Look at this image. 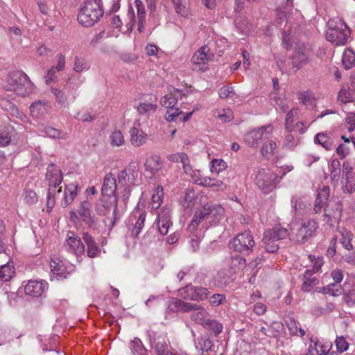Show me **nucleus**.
Listing matches in <instances>:
<instances>
[{"label":"nucleus","mask_w":355,"mask_h":355,"mask_svg":"<svg viewBox=\"0 0 355 355\" xmlns=\"http://www.w3.org/2000/svg\"><path fill=\"white\" fill-rule=\"evenodd\" d=\"M164 191L161 185H157L154 189L151 198V206L153 209H157L163 202Z\"/></svg>","instance_id":"nucleus-43"},{"label":"nucleus","mask_w":355,"mask_h":355,"mask_svg":"<svg viewBox=\"0 0 355 355\" xmlns=\"http://www.w3.org/2000/svg\"><path fill=\"white\" fill-rule=\"evenodd\" d=\"M277 179V175L270 168H261L256 175L255 182L264 193H268L275 187Z\"/></svg>","instance_id":"nucleus-12"},{"label":"nucleus","mask_w":355,"mask_h":355,"mask_svg":"<svg viewBox=\"0 0 355 355\" xmlns=\"http://www.w3.org/2000/svg\"><path fill=\"white\" fill-rule=\"evenodd\" d=\"M343 189L344 192L352 193L355 189V175L352 171V168L343 164Z\"/></svg>","instance_id":"nucleus-26"},{"label":"nucleus","mask_w":355,"mask_h":355,"mask_svg":"<svg viewBox=\"0 0 355 355\" xmlns=\"http://www.w3.org/2000/svg\"><path fill=\"white\" fill-rule=\"evenodd\" d=\"M7 83L6 89L12 91L18 96L28 95L33 92L34 89V85L28 76L21 71L10 73L7 78Z\"/></svg>","instance_id":"nucleus-3"},{"label":"nucleus","mask_w":355,"mask_h":355,"mask_svg":"<svg viewBox=\"0 0 355 355\" xmlns=\"http://www.w3.org/2000/svg\"><path fill=\"white\" fill-rule=\"evenodd\" d=\"M285 323L288 329L290 334L292 336H299L303 337L305 335V331L301 327H297L296 320L293 318H288L285 320Z\"/></svg>","instance_id":"nucleus-46"},{"label":"nucleus","mask_w":355,"mask_h":355,"mask_svg":"<svg viewBox=\"0 0 355 355\" xmlns=\"http://www.w3.org/2000/svg\"><path fill=\"white\" fill-rule=\"evenodd\" d=\"M205 329L211 331L215 336L220 334L223 329V324L216 320L207 319L203 326Z\"/></svg>","instance_id":"nucleus-53"},{"label":"nucleus","mask_w":355,"mask_h":355,"mask_svg":"<svg viewBox=\"0 0 355 355\" xmlns=\"http://www.w3.org/2000/svg\"><path fill=\"white\" fill-rule=\"evenodd\" d=\"M168 158L173 162L182 163L183 169L184 168V166L187 165L190 162L189 157L184 153L170 155Z\"/></svg>","instance_id":"nucleus-61"},{"label":"nucleus","mask_w":355,"mask_h":355,"mask_svg":"<svg viewBox=\"0 0 355 355\" xmlns=\"http://www.w3.org/2000/svg\"><path fill=\"white\" fill-rule=\"evenodd\" d=\"M214 115L223 122L230 121L233 119V112L230 109H221L215 112Z\"/></svg>","instance_id":"nucleus-62"},{"label":"nucleus","mask_w":355,"mask_h":355,"mask_svg":"<svg viewBox=\"0 0 355 355\" xmlns=\"http://www.w3.org/2000/svg\"><path fill=\"white\" fill-rule=\"evenodd\" d=\"M45 180L49 185L46 207L48 211H51L55 204L56 193L60 194L62 191L61 187L56 190L63 180V174L60 167L54 164H49L46 168Z\"/></svg>","instance_id":"nucleus-2"},{"label":"nucleus","mask_w":355,"mask_h":355,"mask_svg":"<svg viewBox=\"0 0 355 355\" xmlns=\"http://www.w3.org/2000/svg\"><path fill=\"white\" fill-rule=\"evenodd\" d=\"M21 198L24 202L27 205H32L38 201L36 192L34 190L26 187L22 193Z\"/></svg>","instance_id":"nucleus-49"},{"label":"nucleus","mask_w":355,"mask_h":355,"mask_svg":"<svg viewBox=\"0 0 355 355\" xmlns=\"http://www.w3.org/2000/svg\"><path fill=\"white\" fill-rule=\"evenodd\" d=\"M189 312L190 313V318L193 321L204 326L209 316L208 312L204 307L191 303Z\"/></svg>","instance_id":"nucleus-24"},{"label":"nucleus","mask_w":355,"mask_h":355,"mask_svg":"<svg viewBox=\"0 0 355 355\" xmlns=\"http://www.w3.org/2000/svg\"><path fill=\"white\" fill-rule=\"evenodd\" d=\"M254 245V237L249 230L239 233L230 242L231 249L244 254H248L252 252Z\"/></svg>","instance_id":"nucleus-8"},{"label":"nucleus","mask_w":355,"mask_h":355,"mask_svg":"<svg viewBox=\"0 0 355 355\" xmlns=\"http://www.w3.org/2000/svg\"><path fill=\"white\" fill-rule=\"evenodd\" d=\"M153 347L157 355H173V352L169 350V342L164 337L159 336L155 338Z\"/></svg>","instance_id":"nucleus-29"},{"label":"nucleus","mask_w":355,"mask_h":355,"mask_svg":"<svg viewBox=\"0 0 355 355\" xmlns=\"http://www.w3.org/2000/svg\"><path fill=\"white\" fill-rule=\"evenodd\" d=\"M46 288L47 283L44 281L29 280L24 286V293L26 295L38 297Z\"/></svg>","instance_id":"nucleus-21"},{"label":"nucleus","mask_w":355,"mask_h":355,"mask_svg":"<svg viewBox=\"0 0 355 355\" xmlns=\"http://www.w3.org/2000/svg\"><path fill=\"white\" fill-rule=\"evenodd\" d=\"M50 267L53 273L56 275L59 279H65L70 273L63 261L57 257L51 259Z\"/></svg>","instance_id":"nucleus-25"},{"label":"nucleus","mask_w":355,"mask_h":355,"mask_svg":"<svg viewBox=\"0 0 355 355\" xmlns=\"http://www.w3.org/2000/svg\"><path fill=\"white\" fill-rule=\"evenodd\" d=\"M313 347L317 355H327L331 348V344L316 341Z\"/></svg>","instance_id":"nucleus-59"},{"label":"nucleus","mask_w":355,"mask_h":355,"mask_svg":"<svg viewBox=\"0 0 355 355\" xmlns=\"http://www.w3.org/2000/svg\"><path fill=\"white\" fill-rule=\"evenodd\" d=\"M183 170L184 173L191 176L193 182L198 185H200V182L205 177L201 175L200 171L193 170L190 165V162L187 165L184 166V168Z\"/></svg>","instance_id":"nucleus-54"},{"label":"nucleus","mask_w":355,"mask_h":355,"mask_svg":"<svg viewBox=\"0 0 355 355\" xmlns=\"http://www.w3.org/2000/svg\"><path fill=\"white\" fill-rule=\"evenodd\" d=\"M289 235L288 230L281 226H275L266 230L262 239L266 250L271 253L276 252L279 248L276 242L287 238Z\"/></svg>","instance_id":"nucleus-6"},{"label":"nucleus","mask_w":355,"mask_h":355,"mask_svg":"<svg viewBox=\"0 0 355 355\" xmlns=\"http://www.w3.org/2000/svg\"><path fill=\"white\" fill-rule=\"evenodd\" d=\"M196 348L201 352V355H205V352L211 350L213 347L212 341L207 336H201L198 338L195 343Z\"/></svg>","instance_id":"nucleus-45"},{"label":"nucleus","mask_w":355,"mask_h":355,"mask_svg":"<svg viewBox=\"0 0 355 355\" xmlns=\"http://www.w3.org/2000/svg\"><path fill=\"white\" fill-rule=\"evenodd\" d=\"M317 228V223L309 220L307 223H304L300 226L297 225L296 228L293 227L291 235L297 242L304 243L313 236Z\"/></svg>","instance_id":"nucleus-13"},{"label":"nucleus","mask_w":355,"mask_h":355,"mask_svg":"<svg viewBox=\"0 0 355 355\" xmlns=\"http://www.w3.org/2000/svg\"><path fill=\"white\" fill-rule=\"evenodd\" d=\"M103 15V10L98 0H86L81 7L77 19L86 27L92 26Z\"/></svg>","instance_id":"nucleus-4"},{"label":"nucleus","mask_w":355,"mask_h":355,"mask_svg":"<svg viewBox=\"0 0 355 355\" xmlns=\"http://www.w3.org/2000/svg\"><path fill=\"white\" fill-rule=\"evenodd\" d=\"M162 167V162L159 157L151 156L147 158L145 163L146 170L150 171L152 175H155Z\"/></svg>","instance_id":"nucleus-39"},{"label":"nucleus","mask_w":355,"mask_h":355,"mask_svg":"<svg viewBox=\"0 0 355 355\" xmlns=\"http://www.w3.org/2000/svg\"><path fill=\"white\" fill-rule=\"evenodd\" d=\"M342 213V205L340 202L330 201L325 207L324 213L322 214L320 218L316 217V218L321 220L324 224L334 227L340 223Z\"/></svg>","instance_id":"nucleus-11"},{"label":"nucleus","mask_w":355,"mask_h":355,"mask_svg":"<svg viewBox=\"0 0 355 355\" xmlns=\"http://www.w3.org/2000/svg\"><path fill=\"white\" fill-rule=\"evenodd\" d=\"M51 92L54 94L57 103L63 107L69 105V103L76 98V90L65 87L63 89L51 87Z\"/></svg>","instance_id":"nucleus-18"},{"label":"nucleus","mask_w":355,"mask_h":355,"mask_svg":"<svg viewBox=\"0 0 355 355\" xmlns=\"http://www.w3.org/2000/svg\"><path fill=\"white\" fill-rule=\"evenodd\" d=\"M64 247L66 251L75 254L77 258L81 257L85 252V245L80 238L71 231L68 232L67 234Z\"/></svg>","instance_id":"nucleus-15"},{"label":"nucleus","mask_w":355,"mask_h":355,"mask_svg":"<svg viewBox=\"0 0 355 355\" xmlns=\"http://www.w3.org/2000/svg\"><path fill=\"white\" fill-rule=\"evenodd\" d=\"M139 176V164L136 162H131L119 173V183L130 192V188L137 184Z\"/></svg>","instance_id":"nucleus-9"},{"label":"nucleus","mask_w":355,"mask_h":355,"mask_svg":"<svg viewBox=\"0 0 355 355\" xmlns=\"http://www.w3.org/2000/svg\"><path fill=\"white\" fill-rule=\"evenodd\" d=\"M146 212L139 208L135 209L130 214L129 221L133 226L131 234L137 237L144 227L146 221Z\"/></svg>","instance_id":"nucleus-19"},{"label":"nucleus","mask_w":355,"mask_h":355,"mask_svg":"<svg viewBox=\"0 0 355 355\" xmlns=\"http://www.w3.org/2000/svg\"><path fill=\"white\" fill-rule=\"evenodd\" d=\"M227 168V164L225 161L221 159H214L211 162V172L216 174H218L220 172L225 170Z\"/></svg>","instance_id":"nucleus-58"},{"label":"nucleus","mask_w":355,"mask_h":355,"mask_svg":"<svg viewBox=\"0 0 355 355\" xmlns=\"http://www.w3.org/2000/svg\"><path fill=\"white\" fill-rule=\"evenodd\" d=\"M181 90L175 89L173 93L166 94L160 99V104L165 107H175L177 104L178 98L182 96Z\"/></svg>","instance_id":"nucleus-37"},{"label":"nucleus","mask_w":355,"mask_h":355,"mask_svg":"<svg viewBox=\"0 0 355 355\" xmlns=\"http://www.w3.org/2000/svg\"><path fill=\"white\" fill-rule=\"evenodd\" d=\"M48 109L47 103L44 101L39 100L30 106V112L34 117L43 115Z\"/></svg>","instance_id":"nucleus-42"},{"label":"nucleus","mask_w":355,"mask_h":355,"mask_svg":"<svg viewBox=\"0 0 355 355\" xmlns=\"http://www.w3.org/2000/svg\"><path fill=\"white\" fill-rule=\"evenodd\" d=\"M139 125L138 123L137 127L133 126L130 130V143L136 147L144 145L148 139V135L139 128Z\"/></svg>","instance_id":"nucleus-27"},{"label":"nucleus","mask_w":355,"mask_h":355,"mask_svg":"<svg viewBox=\"0 0 355 355\" xmlns=\"http://www.w3.org/2000/svg\"><path fill=\"white\" fill-rule=\"evenodd\" d=\"M14 273V268L11 266L5 264L0 266V280L1 282L9 281L13 277Z\"/></svg>","instance_id":"nucleus-55"},{"label":"nucleus","mask_w":355,"mask_h":355,"mask_svg":"<svg viewBox=\"0 0 355 355\" xmlns=\"http://www.w3.org/2000/svg\"><path fill=\"white\" fill-rule=\"evenodd\" d=\"M331 277L334 282L329 284L326 286L319 288V292L332 296L340 295L341 294V286L340 283L343 279L342 270L340 269L333 270L331 272Z\"/></svg>","instance_id":"nucleus-17"},{"label":"nucleus","mask_w":355,"mask_h":355,"mask_svg":"<svg viewBox=\"0 0 355 355\" xmlns=\"http://www.w3.org/2000/svg\"><path fill=\"white\" fill-rule=\"evenodd\" d=\"M195 191L193 189H188L185 191L184 200L182 201V206L185 209L193 207L195 202Z\"/></svg>","instance_id":"nucleus-57"},{"label":"nucleus","mask_w":355,"mask_h":355,"mask_svg":"<svg viewBox=\"0 0 355 355\" xmlns=\"http://www.w3.org/2000/svg\"><path fill=\"white\" fill-rule=\"evenodd\" d=\"M110 142L114 146H120L124 144L125 139L123 133L119 130L112 132L110 135Z\"/></svg>","instance_id":"nucleus-63"},{"label":"nucleus","mask_w":355,"mask_h":355,"mask_svg":"<svg viewBox=\"0 0 355 355\" xmlns=\"http://www.w3.org/2000/svg\"><path fill=\"white\" fill-rule=\"evenodd\" d=\"M89 69V64L87 62V60L84 58H75L74 67L73 69L76 72H82L83 71H87Z\"/></svg>","instance_id":"nucleus-64"},{"label":"nucleus","mask_w":355,"mask_h":355,"mask_svg":"<svg viewBox=\"0 0 355 355\" xmlns=\"http://www.w3.org/2000/svg\"><path fill=\"white\" fill-rule=\"evenodd\" d=\"M116 187L117 184L115 176L112 173L107 174L103 179V184L101 189L103 196L115 198ZM114 201L116 204V199L114 198Z\"/></svg>","instance_id":"nucleus-23"},{"label":"nucleus","mask_w":355,"mask_h":355,"mask_svg":"<svg viewBox=\"0 0 355 355\" xmlns=\"http://www.w3.org/2000/svg\"><path fill=\"white\" fill-rule=\"evenodd\" d=\"M315 142L320 144L327 150H330L333 146V141L327 132L318 133L315 137Z\"/></svg>","instance_id":"nucleus-47"},{"label":"nucleus","mask_w":355,"mask_h":355,"mask_svg":"<svg viewBox=\"0 0 355 355\" xmlns=\"http://www.w3.org/2000/svg\"><path fill=\"white\" fill-rule=\"evenodd\" d=\"M191 303L185 302L179 299H173L168 301V309L171 312H189Z\"/></svg>","instance_id":"nucleus-38"},{"label":"nucleus","mask_w":355,"mask_h":355,"mask_svg":"<svg viewBox=\"0 0 355 355\" xmlns=\"http://www.w3.org/2000/svg\"><path fill=\"white\" fill-rule=\"evenodd\" d=\"M336 256L340 257L345 261L350 264H355V245L349 249H345L343 252H338Z\"/></svg>","instance_id":"nucleus-51"},{"label":"nucleus","mask_w":355,"mask_h":355,"mask_svg":"<svg viewBox=\"0 0 355 355\" xmlns=\"http://www.w3.org/2000/svg\"><path fill=\"white\" fill-rule=\"evenodd\" d=\"M78 193V184L70 183L66 185L64 192V198L62 200V207H67L72 203Z\"/></svg>","instance_id":"nucleus-32"},{"label":"nucleus","mask_w":355,"mask_h":355,"mask_svg":"<svg viewBox=\"0 0 355 355\" xmlns=\"http://www.w3.org/2000/svg\"><path fill=\"white\" fill-rule=\"evenodd\" d=\"M224 213L225 209L220 205L207 202L202 209L196 211L188 229L193 231L201 223H203V228H207L209 224L218 223L223 218Z\"/></svg>","instance_id":"nucleus-1"},{"label":"nucleus","mask_w":355,"mask_h":355,"mask_svg":"<svg viewBox=\"0 0 355 355\" xmlns=\"http://www.w3.org/2000/svg\"><path fill=\"white\" fill-rule=\"evenodd\" d=\"M187 292L191 293V298L194 300H203L207 299L209 292L207 288L203 287L191 286L187 287Z\"/></svg>","instance_id":"nucleus-41"},{"label":"nucleus","mask_w":355,"mask_h":355,"mask_svg":"<svg viewBox=\"0 0 355 355\" xmlns=\"http://www.w3.org/2000/svg\"><path fill=\"white\" fill-rule=\"evenodd\" d=\"M343 64L346 69H349L355 65V53L351 49H346L343 54Z\"/></svg>","instance_id":"nucleus-50"},{"label":"nucleus","mask_w":355,"mask_h":355,"mask_svg":"<svg viewBox=\"0 0 355 355\" xmlns=\"http://www.w3.org/2000/svg\"><path fill=\"white\" fill-rule=\"evenodd\" d=\"M328 30L327 40L336 45H344L347 43L350 31L347 24L338 18L331 19L327 22Z\"/></svg>","instance_id":"nucleus-5"},{"label":"nucleus","mask_w":355,"mask_h":355,"mask_svg":"<svg viewBox=\"0 0 355 355\" xmlns=\"http://www.w3.org/2000/svg\"><path fill=\"white\" fill-rule=\"evenodd\" d=\"M291 60L293 67L299 69L309 62V56L302 49H298L293 52Z\"/></svg>","instance_id":"nucleus-36"},{"label":"nucleus","mask_w":355,"mask_h":355,"mask_svg":"<svg viewBox=\"0 0 355 355\" xmlns=\"http://www.w3.org/2000/svg\"><path fill=\"white\" fill-rule=\"evenodd\" d=\"M299 101L304 105H311L314 103V96L309 91L301 92L298 94Z\"/></svg>","instance_id":"nucleus-60"},{"label":"nucleus","mask_w":355,"mask_h":355,"mask_svg":"<svg viewBox=\"0 0 355 355\" xmlns=\"http://www.w3.org/2000/svg\"><path fill=\"white\" fill-rule=\"evenodd\" d=\"M214 54L211 52L210 48L207 45H205L194 53L191 62L199 69L205 71L207 69L206 67L207 62L214 60Z\"/></svg>","instance_id":"nucleus-14"},{"label":"nucleus","mask_w":355,"mask_h":355,"mask_svg":"<svg viewBox=\"0 0 355 355\" xmlns=\"http://www.w3.org/2000/svg\"><path fill=\"white\" fill-rule=\"evenodd\" d=\"M303 279L302 290L305 292L310 291L318 283V279L313 276V272H311V270H306Z\"/></svg>","instance_id":"nucleus-40"},{"label":"nucleus","mask_w":355,"mask_h":355,"mask_svg":"<svg viewBox=\"0 0 355 355\" xmlns=\"http://www.w3.org/2000/svg\"><path fill=\"white\" fill-rule=\"evenodd\" d=\"M83 239L87 247V255L91 258L96 257L100 253V250L97 246V244L94 239L87 232H85L83 234Z\"/></svg>","instance_id":"nucleus-35"},{"label":"nucleus","mask_w":355,"mask_h":355,"mask_svg":"<svg viewBox=\"0 0 355 355\" xmlns=\"http://www.w3.org/2000/svg\"><path fill=\"white\" fill-rule=\"evenodd\" d=\"M91 207V203L88 200H84L80 203L78 213L80 216L83 221L88 225L89 228H94L96 225L95 217L92 214Z\"/></svg>","instance_id":"nucleus-22"},{"label":"nucleus","mask_w":355,"mask_h":355,"mask_svg":"<svg viewBox=\"0 0 355 355\" xmlns=\"http://www.w3.org/2000/svg\"><path fill=\"white\" fill-rule=\"evenodd\" d=\"M135 5L137 8V30L139 33H142L146 22L145 6L141 0H136Z\"/></svg>","instance_id":"nucleus-34"},{"label":"nucleus","mask_w":355,"mask_h":355,"mask_svg":"<svg viewBox=\"0 0 355 355\" xmlns=\"http://www.w3.org/2000/svg\"><path fill=\"white\" fill-rule=\"evenodd\" d=\"M16 130L11 125L4 127L0 130V146L4 147L8 146L12 141H15Z\"/></svg>","instance_id":"nucleus-31"},{"label":"nucleus","mask_w":355,"mask_h":355,"mask_svg":"<svg viewBox=\"0 0 355 355\" xmlns=\"http://www.w3.org/2000/svg\"><path fill=\"white\" fill-rule=\"evenodd\" d=\"M130 348L134 355H146V349L144 347L140 339L135 338L131 340Z\"/></svg>","instance_id":"nucleus-52"},{"label":"nucleus","mask_w":355,"mask_h":355,"mask_svg":"<svg viewBox=\"0 0 355 355\" xmlns=\"http://www.w3.org/2000/svg\"><path fill=\"white\" fill-rule=\"evenodd\" d=\"M298 112L297 109H292L287 113L285 119V128L288 132H291L295 128L294 125L298 119Z\"/></svg>","instance_id":"nucleus-44"},{"label":"nucleus","mask_w":355,"mask_h":355,"mask_svg":"<svg viewBox=\"0 0 355 355\" xmlns=\"http://www.w3.org/2000/svg\"><path fill=\"white\" fill-rule=\"evenodd\" d=\"M226 263L232 273H236L246 266L245 259L240 255L232 256L226 260Z\"/></svg>","instance_id":"nucleus-33"},{"label":"nucleus","mask_w":355,"mask_h":355,"mask_svg":"<svg viewBox=\"0 0 355 355\" xmlns=\"http://www.w3.org/2000/svg\"><path fill=\"white\" fill-rule=\"evenodd\" d=\"M43 132L48 137L53 139H59L65 140L68 138V134L60 130L55 129L53 127L48 126L44 128Z\"/></svg>","instance_id":"nucleus-48"},{"label":"nucleus","mask_w":355,"mask_h":355,"mask_svg":"<svg viewBox=\"0 0 355 355\" xmlns=\"http://www.w3.org/2000/svg\"><path fill=\"white\" fill-rule=\"evenodd\" d=\"M264 139V141L261 147L260 153L263 157L266 159H270L277 150L276 141L272 139Z\"/></svg>","instance_id":"nucleus-30"},{"label":"nucleus","mask_w":355,"mask_h":355,"mask_svg":"<svg viewBox=\"0 0 355 355\" xmlns=\"http://www.w3.org/2000/svg\"><path fill=\"white\" fill-rule=\"evenodd\" d=\"M200 185L216 189H222L223 183L220 180L205 176L200 182Z\"/></svg>","instance_id":"nucleus-56"},{"label":"nucleus","mask_w":355,"mask_h":355,"mask_svg":"<svg viewBox=\"0 0 355 355\" xmlns=\"http://www.w3.org/2000/svg\"><path fill=\"white\" fill-rule=\"evenodd\" d=\"M293 9V1L286 0L284 6H280L276 9V24L277 26H281L284 22L287 21L289 14Z\"/></svg>","instance_id":"nucleus-28"},{"label":"nucleus","mask_w":355,"mask_h":355,"mask_svg":"<svg viewBox=\"0 0 355 355\" xmlns=\"http://www.w3.org/2000/svg\"><path fill=\"white\" fill-rule=\"evenodd\" d=\"M157 98L155 96L144 94L137 107V111L139 115L149 117L157 111Z\"/></svg>","instance_id":"nucleus-16"},{"label":"nucleus","mask_w":355,"mask_h":355,"mask_svg":"<svg viewBox=\"0 0 355 355\" xmlns=\"http://www.w3.org/2000/svg\"><path fill=\"white\" fill-rule=\"evenodd\" d=\"M329 193L330 190L328 186H323L318 190L312 212L313 214L318 215V218H320L321 214L324 213V209L329 202Z\"/></svg>","instance_id":"nucleus-20"},{"label":"nucleus","mask_w":355,"mask_h":355,"mask_svg":"<svg viewBox=\"0 0 355 355\" xmlns=\"http://www.w3.org/2000/svg\"><path fill=\"white\" fill-rule=\"evenodd\" d=\"M273 126L270 124L254 128L244 135L245 144L251 148H257L264 139H270L273 132Z\"/></svg>","instance_id":"nucleus-7"},{"label":"nucleus","mask_w":355,"mask_h":355,"mask_svg":"<svg viewBox=\"0 0 355 355\" xmlns=\"http://www.w3.org/2000/svg\"><path fill=\"white\" fill-rule=\"evenodd\" d=\"M338 235L334 236L329 243V248L327 249V256L329 257H336L337 251H336V243L337 240L338 239L339 243L341 244L343 250L345 249H349L353 245L352 241L354 239L353 233L346 228H341L338 230Z\"/></svg>","instance_id":"nucleus-10"}]
</instances>
